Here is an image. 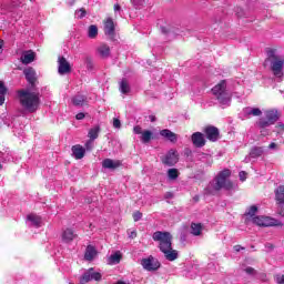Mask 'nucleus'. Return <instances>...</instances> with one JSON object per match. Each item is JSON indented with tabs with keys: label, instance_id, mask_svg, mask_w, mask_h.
Wrapping results in <instances>:
<instances>
[{
	"label": "nucleus",
	"instance_id": "nucleus-39",
	"mask_svg": "<svg viewBox=\"0 0 284 284\" xmlns=\"http://www.w3.org/2000/svg\"><path fill=\"white\" fill-rule=\"evenodd\" d=\"M94 148V140H89V141H87V143H85V150H92Z\"/></svg>",
	"mask_w": 284,
	"mask_h": 284
},
{
	"label": "nucleus",
	"instance_id": "nucleus-5",
	"mask_svg": "<svg viewBox=\"0 0 284 284\" xmlns=\"http://www.w3.org/2000/svg\"><path fill=\"white\" fill-rule=\"evenodd\" d=\"M226 88H227V84H225V81H222L221 83H219L212 89L214 97H216L221 105H229L231 101V95L227 92Z\"/></svg>",
	"mask_w": 284,
	"mask_h": 284
},
{
	"label": "nucleus",
	"instance_id": "nucleus-53",
	"mask_svg": "<svg viewBox=\"0 0 284 284\" xmlns=\"http://www.w3.org/2000/svg\"><path fill=\"white\" fill-rule=\"evenodd\" d=\"M0 54H3V40L0 39Z\"/></svg>",
	"mask_w": 284,
	"mask_h": 284
},
{
	"label": "nucleus",
	"instance_id": "nucleus-42",
	"mask_svg": "<svg viewBox=\"0 0 284 284\" xmlns=\"http://www.w3.org/2000/svg\"><path fill=\"white\" fill-rule=\"evenodd\" d=\"M240 181H246L247 179V173L245 171H241L240 174Z\"/></svg>",
	"mask_w": 284,
	"mask_h": 284
},
{
	"label": "nucleus",
	"instance_id": "nucleus-10",
	"mask_svg": "<svg viewBox=\"0 0 284 284\" xmlns=\"http://www.w3.org/2000/svg\"><path fill=\"white\" fill-rule=\"evenodd\" d=\"M163 165H176L179 163V152L176 150L171 149L163 158H162Z\"/></svg>",
	"mask_w": 284,
	"mask_h": 284
},
{
	"label": "nucleus",
	"instance_id": "nucleus-60",
	"mask_svg": "<svg viewBox=\"0 0 284 284\" xmlns=\"http://www.w3.org/2000/svg\"><path fill=\"white\" fill-rule=\"evenodd\" d=\"M206 156V159H212V156H210V155H205Z\"/></svg>",
	"mask_w": 284,
	"mask_h": 284
},
{
	"label": "nucleus",
	"instance_id": "nucleus-4",
	"mask_svg": "<svg viewBox=\"0 0 284 284\" xmlns=\"http://www.w3.org/2000/svg\"><path fill=\"white\" fill-rule=\"evenodd\" d=\"M266 59L264 61V67L270 68L274 77L276 79H282L284 77L283 67H284V58L278 54L276 50L270 49L266 52Z\"/></svg>",
	"mask_w": 284,
	"mask_h": 284
},
{
	"label": "nucleus",
	"instance_id": "nucleus-41",
	"mask_svg": "<svg viewBox=\"0 0 284 284\" xmlns=\"http://www.w3.org/2000/svg\"><path fill=\"white\" fill-rule=\"evenodd\" d=\"M134 134H143V129L139 125L133 128Z\"/></svg>",
	"mask_w": 284,
	"mask_h": 284
},
{
	"label": "nucleus",
	"instance_id": "nucleus-56",
	"mask_svg": "<svg viewBox=\"0 0 284 284\" xmlns=\"http://www.w3.org/2000/svg\"><path fill=\"white\" fill-rule=\"evenodd\" d=\"M277 128H280V130H284V124H278Z\"/></svg>",
	"mask_w": 284,
	"mask_h": 284
},
{
	"label": "nucleus",
	"instance_id": "nucleus-43",
	"mask_svg": "<svg viewBox=\"0 0 284 284\" xmlns=\"http://www.w3.org/2000/svg\"><path fill=\"white\" fill-rule=\"evenodd\" d=\"M75 119H77L78 121H83V119H85V114H84V113H78V114L75 115Z\"/></svg>",
	"mask_w": 284,
	"mask_h": 284
},
{
	"label": "nucleus",
	"instance_id": "nucleus-37",
	"mask_svg": "<svg viewBox=\"0 0 284 284\" xmlns=\"http://www.w3.org/2000/svg\"><path fill=\"white\" fill-rule=\"evenodd\" d=\"M75 17L77 19H83V17H85V9H80L75 11Z\"/></svg>",
	"mask_w": 284,
	"mask_h": 284
},
{
	"label": "nucleus",
	"instance_id": "nucleus-15",
	"mask_svg": "<svg viewBox=\"0 0 284 284\" xmlns=\"http://www.w3.org/2000/svg\"><path fill=\"white\" fill-rule=\"evenodd\" d=\"M204 132L209 141H212V142L219 141V130L215 126H206L204 129Z\"/></svg>",
	"mask_w": 284,
	"mask_h": 284
},
{
	"label": "nucleus",
	"instance_id": "nucleus-57",
	"mask_svg": "<svg viewBox=\"0 0 284 284\" xmlns=\"http://www.w3.org/2000/svg\"><path fill=\"white\" fill-rule=\"evenodd\" d=\"M90 62H91L90 58H87V63H90Z\"/></svg>",
	"mask_w": 284,
	"mask_h": 284
},
{
	"label": "nucleus",
	"instance_id": "nucleus-33",
	"mask_svg": "<svg viewBox=\"0 0 284 284\" xmlns=\"http://www.w3.org/2000/svg\"><path fill=\"white\" fill-rule=\"evenodd\" d=\"M98 34H99V28H97V26L94 24L90 26L88 31L89 39H97Z\"/></svg>",
	"mask_w": 284,
	"mask_h": 284
},
{
	"label": "nucleus",
	"instance_id": "nucleus-51",
	"mask_svg": "<svg viewBox=\"0 0 284 284\" xmlns=\"http://www.w3.org/2000/svg\"><path fill=\"white\" fill-rule=\"evenodd\" d=\"M241 250H245L243 246H241V245H235L234 246V251L235 252H241Z\"/></svg>",
	"mask_w": 284,
	"mask_h": 284
},
{
	"label": "nucleus",
	"instance_id": "nucleus-22",
	"mask_svg": "<svg viewBox=\"0 0 284 284\" xmlns=\"http://www.w3.org/2000/svg\"><path fill=\"white\" fill-rule=\"evenodd\" d=\"M72 103L77 108H83V105H85V103H88V98H85V95H81V94L74 95L72 98Z\"/></svg>",
	"mask_w": 284,
	"mask_h": 284
},
{
	"label": "nucleus",
	"instance_id": "nucleus-50",
	"mask_svg": "<svg viewBox=\"0 0 284 284\" xmlns=\"http://www.w3.org/2000/svg\"><path fill=\"white\" fill-rule=\"evenodd\" d=\"M276 282H277L278 284H284V275L277 277V278H276Z\"/></svg>",
	"mask_w": 284,
	"mask_h": 284
},
{
	"label": "nucleus",
	"instance_id": "nucleus-38",
	"mask_svg": "<svg viewBox=\"0 0 284 284\" xmlns=\"http://www.w3.org/2000/svg\"><path fill=\"white\" fill-rule=\"evenodd\" d=\"M141 219H143V213H141L139 211L133 213V221L138 222V221H141Z\"/></svg>",
	"mask_w": 284,
	"mask_h": 284
},
{
	"label": "nucleus",
	"instance_id": "nucleus-31",
	"mask_svg": "<svg viewBox=\"0 0 284 284\" xmlns=\"http://www.w3.org/2000/svg\"><path fill=\"white\" fill-rule=\"evenodd\" d=\"M152 136H153L152 131L145 130L142 132L140 139H141L142 143H150V141H152Z\"/></svg>",
	"mask_w": 284,
	"mask_h": 284
},
{
	"label": "nucleus",
	"instance_id": "nucleus-45",
	"mask_svg": "<svg viewBox=\"0 0 284 284\" xmlns=\"http://www.w3.org/2000/svg\"><path fill=\"white\" fill-rule=\"evenodd\" d=\"M280 214L284 217V203L278 204Z\"/></svg>",
	"mask_w": 284,
	"mask_h": 284
},
{
	"label": "nucleus",
	"instance_id": "nucleus-24",
	"mask_svg": "<svg viewBox=\"0 0 284 284\" xmlns=\"http://www.w3.org/2000/svg\"><path fill=\"white\" fill-rule=\"evenodd\" d=\"M32 61H34V52L32 51H26L22 53L21 55V62L24 65H28L29 63H32Z\"/></svg>",
	"mask_w": 284,
	"mask_h": 284
},
{
	"label": "nucleus",
	"instance_id": "nucleus-26",
	"mask_svg": "<svg viewBox=\"0 0 284 284\" xmlns=\"http://www.w3.org/2000/svg\"><path fill=\"white\" fill-rule=\"evenodd\" d=\"M98 52L102 59H108V57H110V47L108 44H100Z\"/></svg>",
	"mask_w": 284,
	"mask_h": 284
},
{
	"label": "nucleus",
	"instance_id": "nucleus-58",
	"mask_svg": "<svg viewBox=\"0 0 284 284\" xmlns=\"http://www.w3.org/2000/svg\"><path fill=\"white\" fill-rule=\"evenodd\" d=\"M151 121L154 122V121H155V118H154V116H151Z\"/></svg>",
	"mask_w": 284,
	"mask_h": 284
},
{
	"label": "nucleus",
	"instance_id": "nucleus-3",
	"mask_svg": "<svg viewBox=\"0 0 284 284\" xmlns=\"http://www.w3.org/2000/svg\"><path fill=\"white\" fill-rule=\"evenodd\" d=\"M20 105H22L26 112L34 113L39 110L41 105V98H39V92L31 91L30 89H23L18 92Z\"/></svg>",
	"mask_w": 284,
	"mask_h": 284
},
{
	"label": "nucleus",
	"instance_id": "nucleus-32",
	"mask_svg": "<svg viewBox=\"0 0 284 284\" xmlns=\"http://www.w3.org/2000/svg\"><path fill=\"white\" fill-rule=\"evenodd\" d=\"M120 92L122 94H128L130 92V83L125 79H122L120 82Z\"/></svg>",
	"mask_w": 284,
	"mask_h": 284
},
{
	"label": "nucleus",
	"instance_id": "nucleus-55",
	"mask_svg": "<svg viewBox=\"0 0 284 284\" xmlns=\"http://www.w3.org/2000/svg\"><path fill=\"white\" fill-rule=\"evenodd\" d=\"M18 3H16V6H23V3H26V0H17Z\"/></svg>",
	"mask_w": 284,
	"mask_h": 284
},
{
	"label": "nucleus",
	"instance_id": "nucleus-20",
	"mask_svg": "<svg viewBox=\"0 0 284 284\" xmlns=\"http://www.w3.org/2000/svg\"><path fill=\"white\" fill-rule=\"evenodd\" d=\"M72 155L77 160H81L85 156V149L81 144L72 146Z\"/></svg>",
	"mask_w": 284,
	"mask_h": 284
},
{
	"label": "nucleus",
	"instance_id": "nucleus-2",
	"mask_svg": "<svg viewBox=\"0 0 284 284\" xmlns=\"http://www.w3.org/2000/svg\"><path fill=\"white\" fill-rule=\"evenodd\" d=\"M232 175V172L229 169H225L221 171L214 181H212L207 186H206V193L207 194H214V192H220V190H235L236 184L232 183L230 181V176Z\"/></svg>",
	"mask_w": 284,
	"mask_h": 284
},
{
	"label": "nucleus",
	"instance_id": "nucleus-1",
	"mask_svg": "<svg viewBox=\"0 0 284 284\" xmlns=\"http://www.w3.org/2000/svg\"><path fill=\"white\" fill-rule=\"evenodd\" d=\"M153 241H158L160 251L164 254L166 261L179 258V252L172 250V235L170 233L156 231L153 233Z\"/></svg>",
	"mask_w": 284,
	"mask_h": 284
},
{
	"label": "nucleus",
	"instance_id": "nucleus-27",
	"mask_svg": "<svg viewBox=\"0 0 284 284\" xmlns=\"http://www.w3.org/2000/svg\"><path fill=\"white\" fill-rule=\"evenodd\" d=\"M118 263H121V252L113 253L108 260L109 265H118Z\"/></svg>",
	"mask_w": 284,
	"mask_h": 284
},
{
	"label": "nucleus",
	"instance_id": "nucleus-36",
	"mask_svg": "<svg viewBox=\"0 0 284 284\" xmlns=\"http://www.w3.org/2000/svg\"><path fill=\"white\" fill-rule=\"evenodd\" d=\"M257 210L258 209L256 206H251L248 209V211L246 212V216H254L256 214Z\"/></svg>",
	"mask_w": 284,
	"mask_h": 284
},
{
	"label": "nucleus",
	"instance_id": "nucleus-52",
	"mask_svg": "<svg viewBox=\"0 0 284 284\" xmlns=\"http://www.w3.org/2000/svg\"><path fill=\"white\" fill-rule=\"evenodd\" d=\"M277 145L276 143L272 142L270 145H268V149L270 150H276Z\"/></svg>",
	"mask_w": 284,
	"mask_h": 284
},
{
	"label": "nucleus",
	"instance_id": "nucleus-48",
	"mask_svg": "<svg viewBox=\"0 0 284 284\" xmlns=\"http://www.w3.org/2000/svg\"><path fill=\"white\" fill-rule=\"evenodd\" d=\"M113 10H114V12H121V6L114 4Z\"/></svg>",
	"mask_w": 284,
	"mask_h": 284
},
{
	"label": "nucleus",
	"instance_id": "nucleus-9",
	"mask_svg": "<svg viewBox=\"0 0 284 284\" xmlns=\"http://www.w3.org/2000/svg\"><path fill=\"white\" fill-rule=\"evenodd\" d=\"M102 275L95 272L94 268H89L81 277L80 284L90 283V281H101Z\"/></svg>",
	"mask_w": 284,
	"mask_h": 284
},
{
	"label": "nucleus",
	"instance_id": "nucleus-34",
	"mask_svg": "<svg viewBox=\"0 0 284 284\" xmlns=\"http://www.w3.org/2000/svg\"><path fill=\"white\" fill-rule=\"evenodd\" d=\"M6 92H8L6 84H3V82H0V105H3L6 101Z\"/></svg>",
	"mask_w": 284,
	"mask_h": 284
},
{
	"label": "nucleus",
	"instance_id": "nucleus-29",
	"mask_svg": "<svg viewBox=\"0 0 284 284\" xmlns=\"http://www.w3.org/2000/svg\"><path fill=\"white\" fill-rule=\"evenodd\" d=\"M202 231H203V226L201 224H196V223L191 224V234H193V236H201Z\"/></svg>",
	"mask_w": 284,
	"mask_h": 284
},
{
	"label": "nucleus",
	"instance_id": "nucleus-28",
	"mask_svg": "<svg viewBox=\"0 0 284 284\" xmlns=\"http://www.w3.org/2000/svg\"><path fill=\"white\" fill-rule=\"evenodd\" d=\"M94 256H97V250H94L93 246H88L84 254L85 261H93Z\"/></svg>",
	"mask_w": 284,
	"mask_h": 284
},
{
	"label": "nucleus",
	"instance_id": "nucleus-62",
	"mask_svg": "<svg viewBox=\"0 0 284 284\" xmlns=\"http://www.w3.org/2000/svg\"><path fill=\"white\" fill-rule=\"evenodd\" d=\"M31 2L34 1V0H30Z\"/></svg>",
	"mask_w": 284,
	"mask_h": 284
},
{
	"label": "nucleus",
	"instance_id": "nucleus-12",
	"mask_svg": "<svg viewBox=\"0 0 284 284\" xmlns=\"http://www.w3.org/2000/svg\"><path fill=\"white\" fill-rule=\"evenodd\" d=\"M58 72L59 74H68L71 72L72 67H70V62L63 57L58 59Z\"/></svg>",
	"mask_w": 284,
	"mask_h": 284
},
{
	"label": "nucleus",
	"instance_id": "nucleus-14",
	"mask_svg": "<svg viewBox=\"0 0 284 284\" xmlns=\"http://www.w3.org/2000/svg\"><path fill=\"white\" fill-rule=\"evenodd\" d=\"M114 20H112V18H106L104 20V34H106V37H114Z\"/></svg>",
	"mask_w": 284,
	"mask_h": 284
},
{
	"label": "nucleus",
	"instance_id": "nucleus-16",
	"mask_svg": "<svg viewBox=\"0 0 284 284\" xmlns=\"http://www.w3.org/2000/svg\"><path fill=\"white\" fill-rule=\"evenodd\" d=\"M23 74H24L27 81L31 85H34V83L37 81V71H34V69L32 67H29V68L23 70Z\"/></svg>",
	"mask_w": 284,
	"mask_h": 284
},
{
	"label": "nucleus",
	"instance_id": "nucleus-13",
	"mask_svg": "<svg viewBox=\"0 0 284 284\" xmlns=\"http://www.w3.org/2000/svg\"><path fill=\"white\" fill-rule=\"evenodd\" d=\"M123 163L121 160H112V159H104L102 161V168L104 170H118V168H121Z\"/></svg>",
	"mask_w": 284,
	"mask_h": 284
},
{
	"label": "nucleus",
	"instance_id": "nucleus-17",
	"mask_svg": "<svg viewBox=\"0 0 284 284\" xmlns=\"http://www.w3.org/2000/svg\"><path fill=\"white\" fill-rule=\"evenodd\" d=\"M191 139L195 148H203L205 145V136L201 132L193 133Z\"/></svg>",
	"mask_w": 284,
	"mask_h": 284
},
{
	"label": "nucleus",
	"instance_id": "nucleus-25",
	"mask_svg": "<svg viewBox=\"0 0 284 284\" xmlns=\"http://www.w3.org/2000/svg\"><path fill=\"white\" fill-rule=\"evenodd\" d=\"M27 221L31 223L34 227H41V216L37 214H29Z\"/></svg>",
	"mask_w": 284,
	"mask_h": 284
},
{
	"label": "nucleus",
	"instance_id": "nucleus-46",
	"mask_svg": "<svg viewBox=\"0 0 284 284\" xmlns=\"http://www.w3.org/2000/svg\"><path fill=\"white\" fill-rule=\"evenodd\" d=\"M129 239H136V231H131L129 233Z\"/></svg>",
	"mask_w": 284,
	"mask_h": 284
},
{
	"label": "nucleus",
	"instance_id": "nucleus-40",
	"mask_svg": "<svg viewBox=\"0 0 284 284\" xmlns=\"http://www.w3.org/2000/svg\"><path fill=\"white\" fill-rule=\"evenodd\" d=\"M113 128H115L116 130H120L121 128V120H119L118 118L113 119Z\"/></svg>",
	"mask_w": 284,
	"mask_h": 284
},
{
	"label": "nucleus",
	"instance_id": "nucleus-23",
	"mask_svg": "<svg viewBox=\"0 0 284 284\" xmlns=\"http://www.w3.org/2000/svg\"><path fill=\"white\" fill-rule=\"evenodd\" d=\"M275 201L277 205L284 204V186L280 185L275 189Z\"/></svg>",
	"mask_w": 284,
	"mask_h": 284
},
{
	"label": "nucleus",
	"instance_id": "nucleus-6",
	"mask_svg": "<svg viewBox=\"0 0 284 284\" xmlns=\"http://www.w3.org/2000/svg\"><path fill=\"white\" fill-rule=\"evenodd\" d=\"M264 116L257 121V128L265 130L270 125H274L278 121V111L275 109H270L264 112Z\"/></svg>",
	"mask_w": 284,
	"mask_h": 284
},
{
	"label": "nucleus",
	"instance_id": "nucleus-54",
	"mask_svg": "<svg viewBox=\"0 0 284 284\" xmlns=\"http://www.w3.org/2000/svg\"><path fill=\"white\" fill-rule=\"evenodd\" d=\"M173 196H174V194H172V192L165 193V199H172Z\"/></svg>",
	"mask_w": 284,
	"mask_h": 284
},
{
	"label": "nucleus",
	"instance_id": "nucleus-47",
	"mask_svg": "<svg viewBox=\"0 0 284 284\" xmlns=\"http://www.w3.org/2000/svg\"><path fill=\"white\" fill-rule=\"evenodd\" d=\"M245 272H246V274H254L255 271L253 267H246Z\"/></svg>",
	"mask_w": 284,
	"mask_h": 284
},
{
	"label": "nucleus",
	"instance_id": "nucleus-19",
	"mask_svg": "<svg viewBox=\"0 0 284 284\" xmlns=\"http://www.w3.org/2000/svg\"><path fill=\"white\" fill-rule=\"evenodd\" d=\"M263 152H264V150H263V148H261V146H255V148H253V149L251 150L248 156H246V158L244 159V162H245V163H250V159H258V156H262V155H263Z\"/></svg>",
	"mask_w": 284,
	"mask_h": 284
},
{
	"label": "nucleus",
	"instance_id": "nucleus-11",
	"mask_svg": "<svg viewBox=\"0 0 284 284\" xmlns=\"http://www.w3.org/2000/svg\"><path fill=\"white\" fill-rule=\"evenodd\" d=\"M61 239L63 243H72V241L79 239V234L73 229L67 227L62 231Z\"/></svg>",
	"mask_w": 284,
	"mask_h": 284
},
{
	"label": "nucleus",
	"instance_id": "nucleus-61",
	"mask_svg": "<svg viewBox=\"0 0 284 284\" xmlns=\"http://www.w3.org/2000/svg\"><path fill=\"white\" fill-rule=\"evenodd\" d=\"M69 284H74V283L70 282Z\"/></svg>",
	"mask_w": 284,
	"mask_h": 284
},
{
	"label": "nucleus",
	"instance_id": "nucleus-49",
	"mask_svg": "<svg viewBox=\"0 0 284 284\" xmlns=\"http://www.w3.org/2000/svg\"><path fill=\"white\" fill-rule=\"evenodd\" d=\"M1 163H3V153L2 152H0V170H3V165Z\"/></svg>",
	"mask_w": 284,
	"mask_h": 284
},
{
	"label": "nucleus",
	"instance_id": "nucleus-30",
	"mask_svg": "<svg viewBox=\"0 0 284 284\" xmlns=\"http://www.w3.org/2000/svg\"><path fill=\"white\" fill-rule=\"evenodd\" d=\"M99 132H101V128L94 126L89 130L88 136L91 139V141H94L95 139H99Z\"/></svg>",
	"mask_w": 284,
	"mask_h": 284
},
{
	"label": "nucleus",
	"instance_id": "nucleus-8",
	"mask_svg": "<svg viewBox=\"0 0 284 284\" xmlns=\"http://www.w3.org/2000/svg\"><path fill=\"white\" fill-rule=\"evenodd\" d=\"M141 265L143 270H146V272H156L159 267H161V263H159V260L154 258V256H149L146 258H142Z\"/></svg>",
	"mask_w": 284,
	"mask_h": 284
},
{
	"label": "nucleus",
	"instance_id": "nucleus-7",
	"mask_svg": "<svg viewBox=\"0 0 284 284\" xmlns=\"http://www.w3.org/2000/svg\"><path fill=\"white\" fill-rule=\"evenodd\" d=\"M253 223L258 225V227H274L275 225H280L278 220L263 215L253 217Z\"/></svg>",
	"mask_w": 284,
	"mask_h": 284
},
{
	"label": "nucleus",
	"instance_id": "nucleus-21",
	"mask_svg": "<svg viewBox=\"0 0 284 284\" xmlns=\"http://www.w3.org/2000/svg\"><path fill=\"white\" fill-rule=\"evenodd\" d=\"M243 112L244 116H261V114H263V111H261V109L252 106L244 108Z\"/></svg>",
	"mask_w": 284,
	"mask_h": 284
},
{
	"label": "nucleus",
	"instance_id": "nucleus-18",
	"mask_svg": "<svg viewBox=\"0 0 284 284\" xmlns=\"http://www.w3.org/2000/svg\"><path fill=\"white\" fill-rule=\"evenodd\" d=\"M160 135H162L163 139H168L171 143H176V141H179V135L169 129L161 130Z\"/></svg>",
	"mask_w": 284,
	"mask_h": 284
},
{
	"label": "nucleus",
	"instance_id": "nucleus-35",
	"mask_svg": "<svg viewBox=\"0 0 284 284\" xmlns=\"http://www.w3.org/2000/svg\"><path fill=\"white\" fill-rule=\"evenodd\" d=\"M168 179L170 181H176L179 179V170L178 169H169L168 170Z\"/></svg>",
	"mask_w": 284,
	"mask_h": 284
},
{
	"label": "nucleus",
	"instance_id": "nucleus-44",
	"mask_svg": "<svg viewBox=\"0 0 284 284\" xmlns=\"http://www.w3.org/2000/svg\"><path fill=\"white\" fill-rule=\"evenodd\" d=\"M143 1L144 0H133V6H136V8H139V6H143Z\"/></svg>",
	"mask_w": 284,
	"mask_h": 284
},
{
	"label": "nucleus",
	"instance_id": "nucleus-59",
	"mask_svg": "<svg viewBox=\"0 0 284 284\" xmlns=\"http://www.w3.org/2000/svg\"><path fill=\"white\" fill-rule=\"evenodd\" d=\"M266 247H271L272 248V244H267Z\"/></svg>",
	"mask_w": 284,
	"mask_h": 284
}]
</instances>
